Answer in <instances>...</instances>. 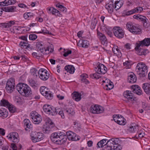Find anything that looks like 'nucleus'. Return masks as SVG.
Wrapping results in <instances>:
<instances>
[{
	"label": "nucleus",
	"mask_w": 150,
	"mask_h": 150,
	"mask_svg": "<svg viewBox=\"0 0 150 150\" xmlns=\"http://www.w3.org/2000/svg\"><path fill=\"white\" fill-rule=\"evenodd\" d=\"M66 135L62 132H55L51 135V139L52 141L58 144H62L65 143L67 140V137L69 140L76 141L80 139V137L71 131L66 132Z\"/></svg>",
	"instance_id": "f257e3e1"
},
{
	"label": "nucleus",
	"mask_w": 150,
	"mask_h": 150,
	"mask_svg": "<svg viewBox=\"0 0 150 150\" xmlns=\"http://www.w3.org/2000/svg\"><path fill=\"white\" fill-rule=\"evenodd\" d=\"M16 89L22 95L28 97L32 93L30 87L27 84L20 83L16 86Z\"/></svg>",
	"instance_id": "f03ea898"
},
{
	"label": "nucleus",
	"mask_w": 150,
	"mask_h": 150,
	"mask_svg": "<svg viewBox=\"0 0 150 150\" xmlns=\"http://www.w3.org/2000/svg\"><path fill=\"white\" fill-rule=\"evenodd\" d=\"M148 67L146 65L142 63H139L137 64L136 67V71L140 77H144L146 75Z\"/></svg>",
	"instance_id": "7ed1b4c3"
},
{
	"label": "nucleus",
	"mask_w": 150,
	"mask_h": 150,
	"mask_svg": "<svg viewBox=\"0 0 150 150\" xmlns=\"http://www.w3.org/2000/svg\"><path fill=\"white\" fill-rule=\"evenodd\" d=\"M30 117L33 122L35 124H38L42 120L41 116L35 111H32L30 113Z\"/></svg>",
	"instance_id": "20e7f679"
},
{
	"label": "nucleus",
	"mask_w": 150,
	"mask_h": 150,
	"mask_svg": "<svg viewBox=\"0 0 150 150\" xmlns=\"http://www.w3.org/2000/svg\"><path fill=\"white\" fill-rule=\"evenodd\" d=\"M15 80L13 78H11L7 81L6 87L7 92L11 93L14 91L15 86Z\"/></svg>",
	"instance_id": "39448f33"
},
{
	"label": "nucleus",
	"mask_w": 150,
	"mask_h": 150,
	"mask_svg": "<svg viewBox=\"0 0 150 150\" xmlns=\"http://www.w3.org/2000/svg\"><path fill=\"white\" fill-rule=\"evenodd\" d=\"M38 74L39 78L42 80L46 81L49 78V73L44 69H40L38 71Z\"/></svg>",
	"instance_id": "423d86ee"
},
{
	"label": "nucleus",
	"mask_w": 150,
	"mask_h": 150,
	"mask_svg": "<svg viewBox=\"0 0 150 150\" xmlns=\"http://www.w3.org/2000/svg\"><path fill=\"white\" fill-rule=\"evenodd\" d=\"M115 35L119 38L123 37L124 33L122 29L119 27H115L113 29Z\"/></svg>",
	"instance_id": "0eeeda50"
},
{
	"label": "nucleus",
	"mask_w": 150,
	"mask_h": 150,
	"mask_svg": "<svg viewBox=\"0 0 150 150\" xmlns=\"http://www.w3.org/2000/svg\"><path fill=\"white\" fill-rule=\"evenodd\" d=\"M124 97L129 101H136L137 99L134 97V95L130 91H126L123 93Z\"/></svg>",
	"instance_id": "6e6552de"
},
{
	"label": "nucleus",
	"mask_w": 150,
	"mask_h": 150,
	"mask_svg": "<svg viewBox=\"0 0 150 150\" xmlns=\"http://www.w3.org/2000/svg\"><path fill=\"white\" fill-rule=\"evenodd\" d=\"M127 28L130 32L134 34H137L140 32L141 30L136 26L132 25L130 23H127L126 25Z\"/></svg>",
	"instance_id": "1a4fd4ad"
},
{
	"label": "nucleus",
	"mask_w": 150,
	"mask_h": 150,
	"mask_svg": "<svg viewBox=\"0 0 150 150\" xmlns=\"http://www.w3.org/2000/svg\"><path fill=\"white\" fill-rule=\"evenodd\" d=\"M120 141L117 138H113L107 142V147L112 148L114 146L120 145Z\"/></svg>",
	"instance_id": "9d476101"
},
{
	"label": "nucleus",
	"mask_w": 150,
	"mask_h": 150,
	"mask_svg": "<svg viewBox=\"0 0 150 150\" xmlns=\"http://www.w3.org/2000/svg\"><path fill=\"white\" fill-rule=\"evenodd\" d=\"M120 141L117 138H113L107 142V147L112 148L114 146L120 145Z\"/></svg>",
	"instance_id": "9b49d317"
},
{
	"label": "nucleus",
	"mask_w": 150,
	"mask_h": 150,
	"mask_svg": "<svg viewBox=\"0 0 150 150\" xmlns=\"http://www.w3.org/2000/svg\"><path fill=\"white\" fill-rule=\"evenodd\" d=\"M150 44V38H146L143 40L140 41L139 43L136 44V49H138L141 46H148Z\"/></svg>",
	"instance_id": "f8f14e48"
},
{
	"label": "nucleus",
	"mask_w": 150,
	"mask_h": 150,
	"mask_svg": "<svg viewBox=\"0 0 150 150\" xmlns=\"http://www.w3.org/2000/svg\"><path fill=\"white\" fill-rule=\"evenodd\" d=\"M34 136L31 137V139L34 142L40 141L43 139V134L40 132H35Z\"/></svg>",
	"instance_id": "ddd939ff"
},
{
	"label": "nucleus",
	"mask_w": 150,
	"mask_h": 150,
	"mask_svg": "<svg viewBox=\"0 0 150 150\" xmlns=\"http://www.w3.org/2000/svg\"><path fill=\"white\" fill-rule=\"evenodd\" d=\"M106 67L103 64H99L96 68L95 71L99 74H104L107 71Z\"/></svg>",
	"instance_id": "4468645a"
},
{
	"label": "nucleus",
	"mask_w": 150,
	"mask_h": 150,
	"mask_svg": "<svg viewBox=\"0 0 150 150\" xmlns=\"http://www.w3.org/2000/svg\"><path fill=\"white\" fill-rule=\"evenodd\" d=\"M97 35L98 36V38L102 44L104 45H106L107 41L105 35L99 31L98 30H97Z\"/></svg>",
	"instance_id": "2eb2a0df"
},
{
	"label": "nucleus",
	"mask_w": 150,
	"mask_h": 150,
	"mask_svg": "<svg viewBox=\"0 0 150 150\" xmlns=\"http://www.w3.org/2000/svg\"><path fill=\"white\" fill-rule=\"evenodd\" d=\"M18 136V134L16 132L11 133L9 137V139H10L14 143H18L19 142Z\"/></svg>",
	"instance_id": "dca6fc26"
},
{
	"label": "nucleus",
	"mask_w": 150,
	"mask_h": 150,
	"mask_svg": "<svg viewBox=\"0 0 150 150\" xmlns=\"http://www.w3.org/2000/svg\"><path fill=\"white\" fill-rule=\"evenodd\" d=\"M127 81L129 83H134L137 81L136 76L133 73H130L129 75Z\"/></svg>",
	"instance_id": "f3484780"
},
{
	"label": "nucleus",
	"mask_w": 150,
	"mask_h": 150,
	"mask_svg": "<svg viewBox=\"0 0 150 150\" xmlns=\"http://www.w3.org/2000/svg\"><path fill=\"white\" fill-rule=\"evenodd\" d=\"M114 1H110L105 6V8L107 9L109 12L111 13L113 12L114 8Z\"/></svg>",
	"instance_id": "a211bd4d"
},
{
	"label": "nucleus",
	"mask_w": 150,
	"mask_h": 150,
	"mask_svg": "<svg viewBox=\"0 0 150 150\" xmlns=\"http://www.w3.org/2000/svg\"><path fill=\"white\" fill-rule=\"evenodd\" d=\"M72 98L76 101H79L81 99V95L78 92H74L72 93Z\"/></svg>",
	"instance_id": "6ab92c4d"
},
{
	"label": "nucleus",
	"mask_w": 150,
	"mask_h": 150,
	"mask_svg": "<svg viewBox=\"0 0 150 150\" xmlns=\"http://www.w3.org/2000/svg\"><path fill=\"white\" fill-rule=\"evenodd\" d=\"M107 140L103 139L98 142L97 144V147L98 148H101L107 145Z\"/></svg>",
	"instance_id": "aec40b11"
},
{
	"label": "nucleus",
	"mask_w": 150,
	"mask_h": 150,
	"mask_svg": "<svg viewBox=\"0 0 150 150\" xmlns=\"http://www.w3.org/2000/svg\"><path fill=\"white\" fill-rule=\"evenodd\" d=\"M135 49L137 52V53L139 55H145L148 52L147 50L141 49L140 47L138 49H136L135 47Z\"/></svg>",
	"instance_id": "412c9836"
},
{
	"label": "nucleus",
	"mask_w": 150,
	"mask_h": 150,
	"mask_svg": "<svg viewBox=\"0 0 150 150\" xmlns=\"http://www.w3.org/2000/svg\"><path fill=\"white\" fill-rule=\"evenodd\" d=\"M113 1L114 2V8L116 9V10L120 8L123 4L122 2L120 1L113 0Z\"/></svg>",
	"instance_id": "4be33fe9"
},
{
	"label": "nucleus",
	"mask_w": 150,
	"mask_h": 150,
	"mask_svg": "<svg viewBox=\"0 0 150 150\" xmlns=\"http://www.w3.org/2000/svg\"><path fill=\"white\" fill-rule=\"evenodd\" d=\"M8 112L6 109L3 108H0V116L5 118L8 116Z\"/></svg>",
	"instance_id": "5701e85b"
},
{
	"label": "nucleus",
	"mask_w": 150,
	"mask_h": 150,
	"mask_svg": "<svg viewBox=\"0 0 150 150\" xmlns=\"http://www.w3.org/2000/svg\"><path fill=\"white\" fill-rule=\"evenodd\" d=\"M79 45H78L79 46H82L83 47L87 48L88 47L89 44L88 41L85 40H82L81 41H79Z\"/></svg>",
	"instance_id": "b1692460"
},
{
	"label": "nucleus",
	"mask_w": 150,
	"mask_h": 150,
	"mask_svg": "<svg viewBox=\"0 0 150 150\" xmlns=\"http://www.w3.org/2000/svg\"><path fill=\"white\" fill-rule=\"evenodd\" d=\"M64 69L67 72L70 74H73L74 72L75 69L73 66L68 65L65 67Z\"/></svg>",
	"instance_id": "393cba45"
},
{
	"label": "nucleus",
	"mask_w": 150,
	"mask_h": 150,
	"mask_svg": "<svg viewBox=\"0 0 150 150\" xmlns=\"http://www.w3.org/2000/svg\"><path fill=\"white\" fill-rule=\"evenodd\" d=\"M43 95L47 99L49 100L52 99L53 97V94L50 91L45 92V93Z\"/></svg>",
	"instance_id": "a878e982"
},
{
	"label": "nucleus",
	"mask_w": 150,
	"mask_h": 150,
	"mask_svg": "<svg viewBox=\"0 0 150 150\" xmlns=\"http://www.w3.org/2000/svg\"><path fill=\"white\" fill-rule=\"evenodd\" d=\"M142 87L146 94L150 93V87L149 83H144Z\"/></svg>",
	"instance_id": "bb28decb"
},
{
	"label": "nucleus",
	"mask_w": 150,
	"mask_h": 150,
	"mask_svg": "<svg viewBox=\"0 0 150 150\" xmlns=\"http://www.w3.org/2000/svg\"><path fill=\"white\" fill-rule=\"evenodd\" d=\"M106 81H107V83H106L105 85L107 87V90H109L112 89L114 87V85L112 84V83L110 80L106 79Z\"/></svg>",
	"instance_id": "cd10ccee"
},
{
	"label": "nucleus",
	"mask_w": 150,
	"mask_h": 150,
	"mask_svg": "<svg viewBox=\"0 0 150 150\" xmlns=\"http://www.w3.org/2000/svg\"><path fill=\"white\" fill-rule=\"evenodd\" d=\"M24 125L26 126L25 129L26 130L32 127V125L30 123V120L28 119H25L24 120Z\"/></svg>",
	"instance_id": "c85d7f7f"
},
{
	"label": "nucleus",
	"mask_w": 150,
	"mask_h": 150,
	"mask_svg": "<svg viewBox=\"0 0 150 150\" xmlns=\"http://www.w3.org/2000/svg\"><path fill=\"white\" fill-rule=\"evenodd\" d=\"M125 120V119L121 115V116H119V117H118L117 123L120 125H124L126 123Z\"/></svg>",
	"instance_id": "c756f323"
},
{
	"label": "nucleus",
	"mask_w": 150,
	"mask_h": 150,
	"mask_svg": "<svg viewBox=\"0 0 150 150\" xmlns=\"http://www.w3.org/2000/svg\"><path fill=\"white\" fill-rule=\"evenodd\" d=\"M64 111L65 113L69 115H73L74 112V110L72 108H68L64 109Z\"/></svg>",
	"instance_id": "7c9ffc66"
},
{
	"label": "nucleus",
	"mask_w": 150,
	"mask_h": 150,
	"mask_svg": "<svg viewBox=\"0 0 150 150\" xmlns=\"http://www.w3.org/2000/svg\"><path fill=\"white\" fill-rule=\"evenodd\" d=\"M50 111H49L48 114L52 116L55 115H57V109L53 107H51L50 109Z\"/></svg>",
	"instance_id": "2f4dec72"
},
{
	"label": "nucleus",
	"mask_w": 150,
	"mask_h": 150,
	"mask_svg": "<svg viewBox=\"0 0 150 150\" xmlns=\"http://www.w3.org/2000/svg\"><path fill=\"white\" fill-rule=\"evenodd\" d=\"M96 109L95 111L97 112L96 114H98L102 113L103 112L104 110V108L100 106L96 105Z\"/></svg>",
	"instance_id": "473e14b6"
},
{
	"label": "nucleus",
	"mask_w": 150,
	"mask_h": 150,
	"mask_svg": "<svg viewBox=\"0 0 150 150\" xmlns=\"http://www.w3.org/2000/svg\"><path fill=\"white\" fill-rule=\"evenodd\" d=\"M10 104L8 100L4 99H2L1 101L0 104L2 106L8 107V106H10Z\"/></svg>",
	"instance_id": "72a5a7b5"
},
{
	"label": "nucleus",
	"mask_w": 150,
	"mask_h": 150,
	"mask_svg": "<svg viewBox=\"0 0 150 150\" xmlns=\"http://www.w3.org/2000/svg\"><path fill=\"white\" fill-rule=\"evenodd\" d=\"M14 24V22L13 21H10L8 23H2V26L4 28H9Z\"/></svg>",
	"instance_id": "f704fd0d"
},
{
	"label": "nucleus",
	"mask_w": 150,
	"mask_h": 150,
	"mask_svg": "<svg viewBox=\"0 0 150 150\" xmlns=\"http://www.w3.org/2000/svg\"><path fill=\"white\" fill-rule=\"evenodd\" d=\"M51 129L49 127V126L47 125L44 126L42 130L44 133H49L50 131H51Z\"/></svg>",
	"instance_id": "c9c22d12"
},
{
	"label": "nucleus",
	"mask_w": 150,
	"mask_h": 150,
	"mask_svg": "<svg viewBox=\"0 0 150 150\" xmlns=\"http://www.w3.org/2000/svg\"><path fill=\"white\" fill-rule=\"evenodd\" d=\"M16 0H5L4 1V3L5 5H8L12 4H14L16 3Z\"/></svg>",
	"instance_id": "e433bc0d"
},
{
	"label": "nucleus",
	"mask_w": 150,
	"mask_h": 150,
	"mask_svg": "<svg viewBox=\"0 0 150 150\" xmlns=\"http://www.w3.org/2000/svg\"><path fill=\"white\" fill-rule=\"evenodd\" d=\"M117 47L115 46L112 48V50L115 54L116 55H119L121 53L120 50Z\"/></svg>",
	"instance_id": "4c0bfd02"
},
{
	"label": "nucleus",
	"mask_w": 150,
	"mask_h": 150,
	"mask_svg": "<svg viewBox=\"0 0 150 150\" xmlns=\"http://www.w3.org/2000/svg\"><path fill=\"white\" fill-rule=\"evenodd\" d=\"M51 106L50 105L45 104L43 105V108L44 112L48 113L49 111H50V109Z\"/></svg>",
	"instance_id": "58836bf2"
},
{
	"label": "nucleus",
	"mask_w": 150,
	"mask_h": 150,
	"mask_svg": "<svg viewBox=\"0 0 150 150\" xmlns=\"http://www.w3.org/2000/svg\"><path fill=\"white\" fill-rule=\"evenodd\" d=\"M33 16V13L30 12L26 13L23 15V17L26 19H28V18H31Z\"/></svg>",
	"instance_id": "ea45409f"
},
{
	"label": "nucleus",
	"mask_w": 150,
	"mask_h": 150,
	"mask_svg": "<svg viewBox=\"0 0 150 150\" xmlns=\"http://www.w3.org/2000/svg\"><path fill=\"white\" fill-rule=\"evenodd\" d=\"M28 43V41H26L25 42V41H21L19 45L22 48L26 49V46H27Z\"/></svg>",
	"instance_id": "a19ab883"
},
{
	"label": "nucleus",
	"mask_w": 150,
	"mask_h": 150,
	"mask_svg": "<svg viewBox=\"0 0 150 150\" xmlns=\"http://www.w3.org/2000/svg\"><path fill=\"white\" fill-rule=\"evenodd\" d=\"M122 147L120 145L115 146L112 147V148H109L108 150H121Z\"/></svg>",
	"instance_id": "79ce46f5"
},
{
	"label": "nucleus",
	"mask_w": 150,
	"mask_h": 150,
	"mask_svg": "<svg viewBox=\"0 0 150 150\" xmlns=\"http://www.w3.org/2000/svg\"><path fill=\"white\" fill-rule=\"evenodd\" d=\"M31 74L34 76L37 77L38 76V72L37 69L35 68H33L30 70Z\"/></svg>",
	"instance_id": "37998d69"
},
{
	"label": "nucleus",
	"mask_w": 150,
	"mask_h": 150,
	"mask_svg": "<svg viewBox=\"0 0 150 150\" xmlns=\"http://www.w3.org/2000/svg\"><path fill=\"white\" fill-rule=\"evenodd\" d=\"M99 74L97 72V73L91 74L90 75V76L91 78L92 79H98L100 77V76L98 75Z\"/></svg>",
	"instance_id": "c03bdc74"
},
{
	"label": "nucleus",
	"mask_w": 150,
	"mask_h": 150,
	"mask_svg": "<svg viewBox=\"0 0 150 150\" xmlns=\"http://www.w3.org/2000/svg\"><path fill=\"white\" fill-rule=\"evenodd\" d=\"M57 114L58 113V114L60 115L62 118H64V116L63 110H62L60 108H58L57 109Z\"/></svg>",
	"instance_id": "a18cd8bd"
},
{
	"label": "nucleus",
	"mask_w": 150,
	"mask_h": 150,
	"mask_svg": "<svg viewBox=\"0 0 150 150\" xmlns=\"http://www.w3.org/2000/svg\"><path fill=\"white\" fill-rule=\"evenodd\" d=\"M30 86L33 87H35L36 85V82L33 79H31L29 80Z\"/></svg>",
	"instance_id": "49530a36"
},
{
	"label": "nucleus",
	"mask_w": 150,
	"mask_h": 150,
	"mask_svg": "<svg viewBox=\"0 0 150 150\" xmlns=\"http://www.w3.org/2000/svg\"><path fill=\"white\" fill-rule=\"evenodd\" d=\"M135 13V10L134 9H133L130 11H128L127 12H126L124 13L126 16H129Z\"/></svg>",
	"instance_id": "de8ad7c7"
},
{
	"label": "nucleus",
	"mask_w": 150,
	"mask_h": 150,
	"mask_svg": "<svg viewBox=\"0 0 150 150\" xmlns=\"http://www.w3.org/2000/svg\"><path fill=\"white\" fill-rule=\"evenodd\" d=\"M96 105H92L90 108V112L94 114H96Z\"/></svg>",
	"instance_id": "09e8293b"
},
{
	"label": "nucleus",
	"mask_w": 150,
	"mask_h": 150,
	"mask_svg": "<svg viewBox=\"0 0 150 150\" xmlns=\"http://www.w3.org/2000/svg\"><path fill=\"white\" fill-rule=\"evenodd\" d=\"M52 14L56 16H60V14L59 11L54 8V10H53Z\"/></svg>",
	"instance_id": "8fccbe9b"
},
{
	"label": "nucleus",
	"mask_w": 150,
	"mask_h": 150,
	"mask_svg": "<svg viewBox=\"0 0 150 150\" xmlns=\"http://www.w3.org/2000/svg\"><path fill=\"white\" fill-rule=\"evenodd\" d=\"M136 128L137 127H136L134 126L133 127V126H132L130 127L128 130L130 132L133 133L135 131H136L137 130Z\"/></svg>",
	"instance_id": "3c124183"
},
{
	"label": "nucleus",
	"mask_w": 150,
	"mask_h": 150,
	"mask_svg": "<svg viewBox=\"0 0 150 150\" xmlns=\"http://www.w3.org/2000/svg\"><path fill=\"white\" fill-rule=\"evenodd\" d=\"M39 33H43L44 34H48L49 35H51L52 33L49 32L48 30H47L46 29L44 28L43 29H42L41 31L38 32Z\"/></svg>",
	"instance_id": "603ef678"
},
{
	"label": "nucleus",
	"mask_w": 150,
	"mask_h": 150,
	"mask_svg": "<svg viewBox=\"0 0 150 150\" xmlns=\"http://www.w3.org/2000/svg\"><path fill=\"white\" fill-rule=\"evenodd\" d=\"M32 54L33 57L38 59H39L42 55L41 54L38 52H33L32 53Z\"/></svg>",
	"instance_id": "864d4df0"
},
{
	"label": "nucleus",
	"mask_w": 150,
	"mask_h": 150,
	"mask_svg": "<svg viewBox=\"0 0 150 150\" xmlns=\"http://www.w3.org/2000/svg\"><path fill=\"white\" fill-rule=\"evenodd\" d=\"M8 108L10 111L12 113L16 111L15 108L11 104H10V106H8Z\"/></svg>",
	"instance_id": "5fc2aeb1"
},
{
	"label": "nucleus",
	"mask_w": 150,
	"mask_h": 150,
	"mask_svg": "<svg viewBox=\"0 0 150 150\" xmlns=\"http://www.w3.org/2000/svg\"><path fill=\"white\" fill-rule=\"evenodd\" d=\"M37 38V36L35 34H31L29 36V39L31 40H34Z\"/></svg>",
	"instance_id": "6e6d98bb"
},
{
	"label": "nucleus",
	"mask_w": 150,
	"mask_h": 150,
	"mask_svg": "<svg viewBox=\"0 0 150 150\" xmlns=\"http://www.w3.org/2000/svg\"><path fill=\"white\" fill-rule=\"evenodd\" d=\"M132 88L133 89V91L137 90H141L140 87L137 85H133L132 86Z\"/></svg>",
	"instance_id": "4d7b16f0"
},
{
	"label": "nucleus",
	"mask_w": 150,
	"mask_h": 150,
	"mask_svg": "<svg viewBox=\"0 0 150 150\" xmlns=\"http://www.w3.org/2000/svg\"><path fill=\"white\" fill-rule=\"evenodd\" d=\"M14 6L7 7V12H13L14 11Z\"/></svg>",
	"instance_id": "13d9d810"
},
{
	"label": "nucleus",
	"mask_w": 150,
	"mask_h": 150,
	"mask_svg": "<svg viewBox=\"0 0 150 150\" xmlns=\"http://www.w3.org/2000/svg\"><path fill=\"white\" fill-rule=\"evenodd\" d=\"M47 49H45V48H44L43 47H42L39 49L38 50V51H40V52L43 54H45V52L47 51Z\"/></svg>",
	"instance_id": "bf43d9fd"
},
{
	"label": "nucleus",
	"mask_w": 150,
	"mask_h": 150,
	"mask_svg": "<svg viewBox=\"0 0 150 150\" xmlns=\"http://www.w3.org/2000/svg\"><path fill=\"white\" fill-rule=\"evenodd\" d=\"M134 9L135 10L136 13H140L143 10V8L142 7H137L135 8Z\"/></svg>",
	"instance_id": "052dcab7"
},
{
	"label": "nucleus",
	"mask_w": 150,
	"mask_h": 150,
	"mask_svg": "<svg viewBox=\"0 0 150 150\" xmlns=\"http://www.w3.org/2000/svg\"><path fill=\"white\" fill-rule=\"evenodd\" d=\"M119 116H121V115H114L113 116L114 120L115 122L117 123V120H118V117Z\"/></svg>",
	"instance_id": "680f3d73"
},
{
	"label": "nucleus",
	"mask_w": 150,
	"mask_h": 150,
	"mask_svg": "<svg viewBox=\"0 0 150 150\" xmlns=\"http://www.w3.org/2000/svg\"><path fill=\"white\" fill-rule=\"evenodd\" d=\"M45 88H46L45 86H42L40 88V91L41 92V93L42 95H43L45 93V92L47 91H46L45 90Z\"/></svg>",
	"instance_id": "e2e57ef3"
},
{
	"label": "nucleus",
	"mask_w": 150,
	"mask_h": 150,
	"mask_svg": "<svg viewBox=\"0 0 150 150\" xmlns=\"http://www.w3.org/2000/svg\"><path fill=\"white\" fill-rule=\"evenodd\" d=\"M139 20H140L141 21H142V22H143L146 21V20H148L145 16L142 15H140Z\"/></svg>",
	"instance_id": "0e129e2a"
},
{
	"label": "nucleus",
	"mask_w": 150,
	"mask_h": 150,
	"mask_svg": "<svg viewBox=\"0 0 150 150\" xmlns=\"http://www.w3.org/2000/svg\"><path fill=\"white\" fill-rule=\"evenodd\" d=\"M28 36L27 35H25V36H22L20 37H19V39H22L24 40L23 41H25V42H26V41H27V38Z\"/></svg>",
	"instance_id": "69168bd1"
},
{
	"label": "nucleus",
	"mask_w": 150,
	"mask_h": 150,
	"mask_svg": "<svg viewBox=\"0 0 150 150\" xmlns=\"http://www.w3.org/2000/svg\"><path fill=\"white\" fill-rule=\"evenodd\" d=\"M133 92L136 93L137 94L140 95L142 93V91L141 90H135V91H133Z\"/></svg>",
	"instance_id": "338daca9"
},
{
	"label": "nucleus",
	"mask_w": 150,
	"mask_h": 150,
	"mask_svg": "<svg viewBox=\"0 0 150 150\" xmlns=\"http://www.w3.org/2000/svg\"><path fill=\"white\" fill-rule=\"evenodd\" d=\"M54 8L53 7L47 8V9L48 11V13H52L53 10H54Z\"/></svg>",
	"instance_id": "774afa93"
}]
</instances>
